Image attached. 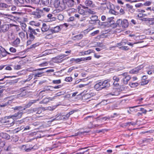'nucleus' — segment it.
<instances>
[{"instance_id": "nucleus-18", "label": "nucleus", "mask_w": 154, "mask_h": 154, "mask_svg": "<svg viewBox=\"0 0 154 154\" xmlns=\"http://www.w3.org/2000/svg\"><path fill=\"white\" fill-rule=\"evenodd\" d=\"M58 7L57 8L60 11H62L66 8L65 4L63 2H62L59 5Z\"/></svg>"}, {"instance_id": "nucleus-64", "label": "nucleus", "mask_w": 154, "mask_h": 154, "mask_svg": "<svg viewBox=\"0 0 154 154\" xmlns=\"http://www.w3.org/2000/svg\"><path fill=\"white\" fill-rule=\"evenodd\" d=\"M119 11L121 14H123L125 13V11L122 8H121Z\"/></svg>"}, {"instance_id": "nucleus-62", "label": "nucleus", "mask_w": 154, "mask_h": 154, "mask_svg": "<svg viewBox=\"0 0 154 154\" xmlns=\"http://www.w3.org/2000/svg\"><path fill=\"white\" fill-rule=\"evenodd\" d=\"M32 124L33 125L36 126L40 125V123L39 122H34Z\"/></svg>"}, {"instance_id": "nucleus-31", "label": "nucleus", "mask_w": 154, "mask_h": 154, "mask_svg": "<svg viewBox=\"0 0 154 154\" xmlns=\"http://www.w3.org/2000/svg\"><path fill=\"white\" fill-rule=\"evenodd\" d=\"M47 17L50 20V21H54L56 20V18L54 17L51 14H48Z\"/></svg>"}, {"instance_id": "nucleus-4", "label": "nucleus", "mask_w": 154, "mask_h": 154, "mask_svg": "<svg viewBox=\"0 0 154 154\" xmlns=\"http://www.w3.org/2000/svg\"><path fill=\"white\" fill-rule=\"evenodd\" d=\"M119 76H120V78L122 79V82L125 85H126L128 84V81L131 78L130 76L128 75L127 72H125L122 74L119 75Z\"/></svg>"}, {"instance_id": "nucleus-56", "label": "nucleus", "mask_w": 154, "mask_h": 154, "mask_svg": "<svg viewBox=\"0 0 154 154\" xmlns=\"http://www.w3.org/2000/svg\"><path fill=\"white\" fill-rule=\"evenodd\" d=\"M83 58V61L85 60H90L91 59V57L90 56Z\"/></svg>"}, {"instance_id": "nucleus-38", "label": "nucleus", "mask_w": 154, "mask_h": 154, "mask_svg": "<svg viewBox=\"0 0 154 154\" xmlns=\"http://www.w3.org/2000/svg\"><path fill=\"white\" fill-rule=\"evenodd\" d=\"M127 41L126 40H123L119 43L118 44L119 46H124L127 43Z\"/></svg>"}, {"instance_id": "nucleus-29", "label": "nucleus", "mask_w": 154, "mask_h": 154, "mask_svg": "<svg viewBox=\"0 0 154 154\" xmlns=\"http://www.w3.org/2000/svg\"><path fill=\"white\" fill-rule=\"evenodd\" d=\"M153 139L152 138H144L143 139L142 141L143 143H149L152 141Z\"/></svg>"}, {"instance_id": "nucleus-15", "label": "nucleus", "mask_w": 154, "mask_h": 154, "mask_svg": "<svg viewBox=\"0 0 154 154\" xmlns=\"http://www.w3.org/2000/svg\"><path fill=\"white\" fill-rule=\"evenodd\" d=\"M109 82V81L108 80L101 82V84H102V86H103L102 87L103 89L108 88L110 86Z\"/></svg>"}, {"instance_id": "nucleus-40", "label": "nucleus", "mask_w": 154, "mask_h": 154, "mask_svg": "<svg viewBox=\"0 0 154 154\" xmlns=\"http://www.w3.org/2000/svg\"><path fill=\"white\" fill-rule=\"evenodd\" d=\"M149 82V80H142V81L140 82V85H143L147 84Z\"/></svg>"}, {"instance_id": "nucleus-44", "label": "nucleus", "mask_w": 154, "mask_h": 154, "mask_svg": "<svg viewBox=\"0 0 154 154\" xmlns=\"http://www.w3.org/2000/svg\"><path fill=\"white\" fill-rule=\"evenodd\" d=\"M44 73V72H38L37 73H33V75H34L35 77H40L41 76L42 74Z\"/></svg>"}, {"instance_id": "nucleus-14", "label": "nucleus", "mask_w": 154, "mask_h": 154, "mask_svg": "<svg viewBox=\"0 0 154 154\" xmlns=\"http://www.w3.org/2000/svg\"><path fill=\"white\" fill-rule=\"evenodd\" d=\"M106 6L104 7H101V8H104V9H106V7L107 8V9L110 10L114 8V6L113 4H112L111 3H110L109 2H106Z\"/></svg>"}, {"instance_id": "nucleus-41", "label": "nucleus", "mask_w": 154, "mask_h": 154, "mask_svg": "<svg viewBox=\"0 0 154 154\" xmlns=\"http://www.w3.org/2000/svg\"><path fill=\"white\" fill-rule=\"evenodd\" d=\"M109 13L113 14L116 15L118 14V12L114 10V9H112L109 11Z\"/></svg>"}, {"instance_id": "nucleus-20", "label": "nucleus", "mask_w": 154, "mask_h": 154, "mask_svg": "<svg viewBox=\"0 0 154 154\" xmlns=\"http://www.w3.org/2000/svg\"><path fill=\"white\" fill-rule=\"evenodd\" d=\"M63 116H62L59 114L57 115L55 117H53L54 118L51 121V122H53L54 120H58L61 119H63L64 117Z\"/></svg>"}, {"instance_id": "nucleus-19", "label": "nucleus", "mask_w": 154, "mask_h": 154, "mask_svg": "<svg viewBox=\"0 0 154 154\" xmlns=\"http://www.w3.org/2000/svg\"><path fill=\"white\" fill-rule=\"evenodd\" d=\"M0 136L2 138L8 140L10 138V135L6 133H4L3 132H1L0 133Z\"/></svg>"}, {"instance_id": "nucleus-32", "label": "nucleus", "mask_w": 154, "mask_h": 154, "mask_svg": "<svg viewBox=\"0 0 154 154\" xmlns=\"http://www.w3.org/2000/svg\"><path fill=\"white\" fill-rule=\"evenodd\" d=\"M40 44L39 42L36 43L34 44H33L32 45H31L30 47L29 48V49H35Z\"/></svg>"}, {"instance_id": "nucleus-17", "label": "nucleus", "mask_w": 154, "mask_h": 154, "mask_svg": "<svg viewBox=\"0 0 154 154\" xmlns=\"http://www.w3.org/2000/svg\"><path fill=\"white\" fill-rule=\"evenodd\" d=\"M55 97H54L53 98L48 97L44 99L42 101H40L39 102L40 104H47L49 102L50 100H52L53 99H55Z\"/></svg>"}, {"instance_id": "nucleus-13", "label": "nucleus", "mask_w": 154, "mask_h": 154, "mask_svg": "<svg viewBox=\"0 0 154 154\" xmlns=\"http://www.w3.org/2000/svg\"><path fill=\"white\" fill-rule=\"evenodd\" d=\"M0 49L1 51V56H2V57L6 56L7 54L9 55L11 54L10 53L6 51L4 48L0 46Z\"/></svg>"}, {"instance_id": "nucleus-45", "label": "nucleus", "mask_w": 154, "mask_h": 154, "mask_svg": "<svg viewBox=\"0 0 154 154\" xmlns=\"http://www.w3.org/2000/svg\"><path fill=\"white\" fill-rule=\"evenodd\" d=\"M130 85L131 87H135L137 86L139 84L137 83H132L131 82L130 83Z\"/></svg>"}, {"instance_id": "nucleus-26", "label": "nucleus", "mask_w": 154, "mask_h": 154, "mask_svg": "<svg viewBox=\"0 0 154 154\" xmlns=\"http://www.w3.org/2000/svg\"><path fill=\"white\" fill-rule=\"evenodd\" d=\"M15 2L18 6H21L22 4H24V0H15Z\"/></svg>"}, {"instance_id": "nucleus-59", "label": "nucleus", "mask_w": 154, "mask_h": 154, "mask_svg": "<svg viewBox=\"0 0 154 154\" xmlns=\"http://www.w3.org/2000/svg\"><path fill=\"white\" fill-rule=\"evenodd\" d=\"M139 109L140 111H142L143 113L144 114H146L147 112V111L143 108H139Z\"/></svg>"}, {"instance_id": "nucleus-24", "label": "nucleus", "mask_w": 154, "mask_h": 154, "mask_svg": "<svg viewBox=\"0 0 154 154\" xmlns=\"http://www.w3.org/2000/svg\"><path fill=\"white\" fill-rule=\"evenodd\" d=\"M11 10L12 11H17V8L16 6L14 5H9L8 7V11Z\"/></svg>"}, {"instance_id": "nucleus-48", "label": "nucleus", "mask_w": 154, "mask_h": 154, "mask_svg": "<svg viewBox=\"0 0 154 154\" xmlns=\"http://www.w3.org/2000/svg\"><path fill=\"white\" fill-rule=\"evenodd\" d=\"M26 95V91H23L22 92H21V93H20V94L18 95L19 96H18V97H23V96H24Z\"/></svg>"}, {"instance_id": "nucleus-63", "label": "nucleus", "mask_w": 154, "mask_h": 154, "mask_svg": "<svg viewBox=\"0 0 154 154\" xmlns=\"http://www.w3.org/2000/svg\"><path fill=\"white\" fill-rule=\"evenodd\" d=\"M99 30H96V31H94V32H92V33H91V34L92 36H94L95 35L99 33Z\"/></svg>"}, {"instance_id": "nucleus-30", "label": "nucleus", "mask_w": 154, "mask_h": 154, "mask_svg": "<svg viewBox=\"0 0 154 154\" xmlns=\"http://www.w3.org/2000/svg\"><path fill=\"white\" fill-rule=\"evenodd\" d=\"M37 148V146H34L32 147L31 146H30V147L29 148H27L26 149L25 151L26 152H28L30 151L32 149H36Z\"/></svg>"}, {"instance_id": "nucleus-27", "label": "nucleus", "mask_w": 154, "mask_h": 154, "mask_svg": "<svg viewBox=\"0 0 154 154\" xmlns=\"http://www.w3.org/2000/svg\"><path fill=\"white\" fill-rule=\"evenodd\" d=\"M20 42V40L19 38H17L13 42L14 45L15 46H17Z\"/></svg>"}, {"instance_id": "nucleus-46", "label": "nucleus", "mask_w": 154, "mask_h": 154, "mask_svg": "<svg viewBox=\"0 0 154 154\" xmlns=\"http://www.w3.org/2000/svg\"><path fill=\"white\" fill-rule=\"evenodd\" d=\"M57 19L59 20H62L64 19V16L62 14H58L57 16Z\"/></svg>"}, {"instance_id": "nucleus-35", "label": "nucleus", "mask_w": 154, "mask_h": 154, "mask_svg": "<svg viewBox=\"0 0 154 154\" xmlns=\"http://www.w3.org/2000/svg\"><path fill=\"white\" fill-rule=\"evenodd\" d=\"M60 2L59 0H55L54 3V7L56 8L58 7L60 3Z\"/></svg>"}, {"instance_id": "nucleus-7", "label": "nucleus", "mask_w": 154, "mask_h": 154, "mask_svg": "<svg viewBox=\"0 0 154 154\" xmlns=\"http://www.w3.org/2000/svg\"><path fill=\"white\" fill-rule=\"evenodd\" d=\"M9 29V25L5 24L1 26V27H0V32H5L8 31Z\"/></svg>"}, {"instance_id": "nucleus-61", "label": "nucleus", "mask_w": 154, "mask_h": 154, "mask_svg": "<svg viewBox=\"0 0 154 154\" xmlns=\"http://www.w3.org/2000/svg\"><path fill=\"white\" fill-rule=\"evenodd\" d=\"M50 9L48 8H43L42 11L46 12H48L50 11Z\"/></svg>"}, {"instance_id": "nucleus-22", "label": "nucleus", "mask_w": 154, "mask_h": 154, "mask_svg": "<svg viewBox=\"0 0 154 154\" xmlns=\"http://www.w3.org/2000/svg\"><path fill=\"white\" fill-rule=\"evenodd\" d=\"M40 12H41V11H39L38 12H33L32 14L34 15V17L35 18H38L41 17Z\"/></svg>"}, {"instance_id": "nucleus-53", "label": "nucleus", "mask_w": 154, "mask_h": 154, "mask_svg": "<svg viewBox=\"0 0 154 154\" xmlns=\"http://www.w3.org/2000/svg\"><path fill=\"white\" fill-rule=\"evenodd\" d=\"M83 61V58H77L75 59V61L76 63H79Z\"/></svg>"}, {"instance_id": "nucleus-8", "label": "nucleus", "mask_w": 154, "mask_h": 154, "mask_svg": "<svg viewBox=\"0 0 154 154\" xmlns=\"http://www.w3.org/2000/svg\"><path fill=\"white\" fill-rule=\"evenodd\" d=\"M66 56H67V55L65 54H63L60 55H59L54 58L53 60L54 61V62L56 63H60L62 62V61L63 60L60 61L59 60H60L64 57H65Z\"/></svg>"}, {"instance_id": "nucleus-10", "label": "nucleus", "mask_w": 154, "mask_h": 154, "mask_svg": "<svg viewBox=\"0 0 154 154\" xmlns=\"http://www.w3.org/2000/svg\"><path fill=\"white\" fill-rule=\"evenodd\" d=\"M50 29L49 25H47L46 23H43L42 24L41 30L42 32H48V33H50Z\"/></svg>"}, {"instance_id": "nucleus-34", "label": "nucleus", "mask_w": 154, "mask_h": 154, "mask_svg": "<svg viewBox=\"0 0 154 154\" xmlns=\"http://www.w3.org/2000/svg\"><path fill=\"white\" fill-rule=\"evenodd\" d=\"M92 4V1L87 0H86L85 2V5L87 6H90Z\"/></svg>"}, {"instance_id": "nucleus-52", "label": "nucleus", "mask_w": 154, "mask_h": 154, "mask_svg": "<svg viewBox=\"0 0 154 154\" xmlns=\"http://www.w3.org/2000/svg\"><path fill=\"white\" fill-rule=\"evenodd\" d=\"M120 48L122 50H127L128 49V46H123L120 47Z\"/></svg>"}, {"instance_id": "nucleus-58", "label": "nucleus", "mask_w": 154, "mask_h": 154, "mask_svg": "<svg viewBox=\"0 0 154 154\" xmlns=\"http://www.w3.org/2000/svg\"><path fill=\"white\" fill-rule=\"evenodd\" d=\"M135 124H136L135 123L131 122H128L126 124V126H128V125H135Z\"/></svg>"}, {"instance_id": "nucleus-60", "label": "nucleus", "mask_w": 154, "mask_h": 154, "mask_svg": "<svg viewBox=\"0 0 154 154\" xmlns=\"http://www.w3.org/2000/svg\"><path fill=\"white\" fill-rule=\"evenodd\" d=\"M55 108V106H53V107H51V106H49V107H48L46 108V109L49 110H52L53 109H54Z\"/></svg>"}, {"instance_id": "nucleus-28", "label": "nucleus", "mask_w": 154, "mask_h": 154, "mask_svg": "<svg viewBox=\"0 0 154 154\" xmlns=\"http://www.w3.org/2000/svg\"><path fill=\"white\" fill-rule=\"evenodd\" d=\"M83 35L82 34H79V35H75L73 37L74 38H75L74 40H79L81 39L83 37Z\"/></svg>"}, {"instance_id": "nucleus-33", "label": "nucleus", "mask_w": 154, "mask_h": 154, "mask_svg": "<svg viewBox=\"0 0 154 154\" xmlns=\"http://www.w3.org/2000/svg\"><path fill=\"white\" fill-rule=\"evenodd\" d=\"M53 87L51 86H47L46 88H45L44 90L41 91L40 93L43 92H46V91H53V90H51V88H53Z\"/></svg>"}, {"instance_id": "nucleus-25", "label": "nucleus", "mask_w": 154, "mask_h": 154, "mask_svg": "<svg viewBox=\"0 0 154 154\" xmlns=\"http://www.w3.org/2000/svg\"><path fill=\"white\" fill-rule=\"evenodd\" d=\"M8 6L9 5H8L5 3H0V8H2L3 9H6V10H8Z\"/></svg>"}, {"instance_id": "nucleus-43", "label": "nucleus", "mask_w": 154, "mask_h": 154, "mask_svg": "<svg viewBox=\"0 0 154 154\" xmlns=\"http://www.w3.org/2000/svg\"><path fill=\"white\" fill-rule=\"evenodd\" d=\"M94 51L92 50H89L87 51H85L83 52V53H84V54L87 55L91 53L94 52Z\"/></svg>"}, {"instance_id": "nucleus-50", "label": "nucleus", "mask_w": 154, "mask_h": 154, "mask_svg": "<svg viewBox=\"0 0 154 154\" xmlns=\"http://www.w3.org/2000/svg\"><path fill=\"white\" fill-rule=\"evenodd\" d=\"M75 17L80 19H82V14H75Z\"/></svg>"}, {"instance_id": "nucleus-39", "label": "nucleus", "mask_w": 154, "mask_h": 154, "mask_svg": "<svg viewBox=\"0 0 154 154\" xmlns=\"http://www.w3.org/2000/svg\"><path fill=\"white\" fill-rule=\"evenodd\" d=\"M74 1L73 0H68L67 3L69 6L72 7L74 5Z\"/></svg>"}, {"instance_id": "nucleus-54", "label": "nucleus", "mask_w": 154, "mask_h": 154, "mask_svg": "<svg viewBox=\"0 0 154 154\" xmlns=\"http://www.w3.org/2000/svg\"><path fill=\"white\" fill-rule=\"evenodd\" d=\"M53 82L54 84H58L61 82V80L60 79L57 80H54L53 81Z\"/></svg>"}, {"instance_id": "nucleus-57", "label": "nucleus", "mask_w": 154, "mask_h": 154, "mask_svg": "<svg viewBox=\"0 0 154 154\" xmlns=\"http://www.w3.org/2000/svg\"><path fill=\"white\" fill-rule=\"evenodd\" d=\"M21 68V66L19 65H15L14 66V69H19Z\"/></svg>"}, {"instance_id": "nucleus-16", "label": "nucleus", "mask_w": 154, "mask_h": 154, "mask_svg": "<svg viewBox=\"0 0 154 154\" xmlns=\"http://www.w3.org/2000/svg\"><path fill=\"white\" fill-rule=\"evenodd\" d=\"M102 86L101 82H100L96 84L94 87L97 91H99L103 89Z\"/></svg>"}, {"instance_id": "nucleus-55", "label": "nucleus", "mask_w": 154, "mask_h": 154, "mask_svg": "<svg viewBox=\"0 0 154 154\" xmlns=\"http://www.w3.org/2000/svg\"><path fill=\"white\" fill-rule=\"evenodd\" d=\"M113 79L115 80V82H118L119 80V79L116 76H114L113 77Z\"/></svg>"}, {"instance_id": "nucleus-36", "label": "nucleus", "mask_w": 154, "mask_h": 154, "mask_svg": "<svg viewBox=\"0 0 154 154\" xmlns=\"http://www.w3.org/2000/svg\"><path fill=\"white\" fill-rule=\"evenodd\" d=\"M29 24L32 26H38L40 25V24L38 23L35 22L34 21H31L29 22Z\"/></svg>"}, {"instance_id": "nucleus-11", "label": "nucleus", "mask_w": 154, "mask_h": 154, "mask_svg": "<svg viewBox=\"0 0 154 154\" xmlns=\"http://www.w3.org/2000/svg\"><path fill=\"white\" fill-rule=\"evenodd\" d=\"M143 65H141L131 70L130 71V73L131 74H136L139 71L143 68Z\"/></svg>"}, {"instance_id": "nucleus-37", "label": "nucleus", "mask_w": 154, "mask_h": 154, "mask_svg": "<svg viewBox=\"0 0 154 154\" xmlns=\"http://www.w3.org/2000/svg\"><path fill=\"white\" fill-rule=\"evenodd\" d=\"M79 13L80 14H82V16L86 15V13L84 10L82 9H80L79 10Z\"/></svg>"}, {"instance_id": "nucleus-47", "label": "nucleus", "mask_w": 154, "mask_h": 154, "mask_svg": "<svg viewBox=\"0 0 154 154\" xmlns=\"http://www.w3.org/2000/svg\"><path fill=\"white\" fill-rule=\"evenodd\" d=\"M9 51L11 53H14L16 52L17 50L15 48L12 47L10 48Z\"/></svg>"}, {"instance_id": "nucleus-5", "label": "nucleus", "mask_w": 154, "mask_h": 154, "mask_svg": "<svg viewBox=\"0 0 154 154\" xmlns=\"http://www.w3.org/2000/svg\"><path fill=\"white\" fill-rule=\"evenodd\" d=\"M60 30V28L59 26H56L54 28H52L50 29V33L48 34H47V35L46 36V38H48V36H51V37H52V34L57 32H59Z\"/></svg>"}, {"instance_id": "nucleus-9", "label": "nucleus", "mask_w": 154, "mask_h": 154, "mask_svg": "<svg viewBox=\"0 0 154 154\" xmlns=\"http://www.w3.org/2000/svg\"><path fill=\"white\" fill-rule=\"evenodd\" d=\"M38 101V99L36 100H30L29 102L25 106V108H23L21 109H23V110H25L26 108H29L32 106V104L36 103Z\"/></svg>"}, {"instance_id": "nucleus-42", "label": "nucleus", "mask_w": 154, "mask_h": 154, "mask_svg": "<svg viewBox=\"0 0 154 154\" xmlns=\"http://www.w3.org/2000/svg\"><path fill=\"white\" fill-rule=\"evenodd\" d=\"M42 4L45 5H49V0H41Z\"/></svg>"}, {"instance_id": "nucleus-23", "label": "nucleus", "mask_w": 154, "mask_h": 154, "mask_svg": "<svg viewBox=\"0 0 154 154\" xmlns=\"http://www.w3.org/2000/svg\"><path fill=\"white\" fill-rule=\"evenodd\" d=\"M39 109V108H31L30 109H29L28 110L27 112H28L29 113H36V112H37V111Z\"/></svg>"}, {"instance_id": "nucleus-49", "label": "nucleus", "mask_w": 154, "mask_h": 154, "mask_svg": "<svg viewBox=\"0 0 154 154\" xmlns=\"http://www.w3.org/2000/svg\"><path fill=\"white\" fill-rule=\"evenodd\" d=\"M72 78L71 77H66L65 79V81L67 82H70L72 81Z\"/></svg>"}, {"instance_id": "nucleus-51", "label": "nucleus", "mask_w": 154, "mask_h": 154, "mask_svg": "<svg viewBox=\"0 0 154 154\" xmlns=\"http://www.w3.org/2000/svg\"><path fill=\"white\" fill-rule=\"evenodd\" d=\"M19 35L22 38H24L25 36L24 33L23 32H19Z\"/></svg>"}, {"instance_id": "nucleus-3", "label": "nucleus", "mask_w": 154, "mask_h": 154, "mask_svg": "<svg viewBox=\"0 0 154 154\" xmlns=\"http://www.w3.org/2000/svg\"><path fill=\"white\" fill-rule=\"evenodd\" d=\"M113 17H107L105 16L102 15L101 16V20L104 21L103 22H100V25L109 27L114 23Z\"/></svg>"}, {"instance_id": "nucleus-2", "label": "nucleus", "mask_w": 154, "mask_h": 154, "mask_svg": "<svg viewBox=\"0 0 154 154\" xmlns=\"http://www.w3.org/2000/svg\"><path fill=\"white\" fill-rule=\"evenodd\" d=\"M37 34V33L35 31L34 29L31 26L28 27V29L26 32V37L28 39L26 42L27 45L32 43V42L34 40L35 38V36Z\"/></svg>"}, {"instance_id": "nucleus-1", "label": "nucleus", "mask_w": 154, "mask_h": 154, "mask_svg": "<svg viewBox=\"0 0 154 154\" xmlns=\"http://www.w3.org/2000/svg\"><path fill=\"white\" fill-rule=\"evenodd\" d=\"M23 107L21 106H16L12 108L14 110H18L19 111L14 115L5 116V119L6 120L5 123H8L11 126L14 124V122L17 119H20L22 116L24 112L23 109H21Z\"/></svg>"}, {"instance_id": "nucleus-21", "label": "nucleus", "mask_w": 154, "mask_h": 154, "mask_svg": "<svg viewBox=\"0 0 154 154\" xmlns=\"http://www.w3.org/2000/svg\"><path fill=\"white\" fill-rule=\"evenodd\" d=\"M128 25L129 23L127 20L124 19L123 20L121 26L123 28H125L128 27Z\"/></svg>"}, {"instance_id": "nucleus-12", "label": "nucleus", "mask_w": 154, "mask_h": 154, "mask_svg": "<svg viewBox=\"0 0 154 154\" xmlns=\"http://www.w3.org/2000/svg\"><path fill=\"white\" fill-rule=\"evenodd\" d=\"M122 21L123 20H122L119 19L117 20L116 23H115V21H114V23L110 25V26L113 28H116L118 26H121Z\"/></svg>"}, {"instance_id": "nucleus-6", "label": "nucleus", "mask_w": 154, "mask_h": 154, "mask_svg": "<svg viewBox=\"0 0 154 154\" xmlns=\"http://www.w3.org/2000/svg\"><path fill=\"white\" fill-rule=\"evenodd\" d=\"M91 20H89V23L92 24L98 23L100 24V21L98 20V17L96 15L92 16L90 17Z\"/></svg>"}]
</instances>
